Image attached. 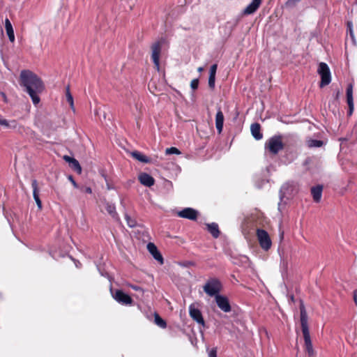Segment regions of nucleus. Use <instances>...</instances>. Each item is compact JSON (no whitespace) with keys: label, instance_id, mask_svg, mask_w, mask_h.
<instances>
[{"label":"nucleus","instance_id":"obj_1","mask_svg":"<svg viewBox=\"0 0 357 357\" xmlns=\"http://www.w3.org/2000/svg\"><path fill=\"white\" fill-rule=\"evenodd\" d=\"M20 85L29 95L35 105L40 102L38 95L43 91L45 86L36 74L29 70H22L20 75Z\"/></svg>","mask_w":357,"mask_h":357},{"label":"nucleus","instance_id":"obj_2","mask_svg":"<svg viewBox=\"0 0 357 357\" xmlns=\"http://www.w3.org/2000/svg\"><path fill=\"white\" fill-rule=\"evenodd\" d=\"M300 312H301V324L302 328V332L305 341V350L307 352L308 355L312 356L314 355V351L312 347V341L310 339V331L308 328L307 324V315L305 308V306L303 303H301L300 306Z\"/></svg>","mask_w":357,"mask_h":357},{"label":"nucleus","instance_id":"obj_3","mask_svg":"<svg viewBox=\"0 0 357 357\" xmlns=\"http://www.w3.org/2000/svg\"><path fill=\"white\" fill-rule=\"evenodd\" d=\"M204 291L209 296H214L219 295L222 289V284L220 280L217 278H211L203 287Z\"/></svg>","mask_w":357,"mask_h":357},{"label":"nucleus","instance_id":"obj_4","mask_svg":"<svg viewBox=\"0 0 357 357\" xmlns=\"http://www.w3.org/2000/svg\"><path fill=\"white\" fill-rule=\"evenodd\" d=\"M283 148L284 144L281 135L273 136L265 144V149L273 155L278 154Z\"/></svg>","mask_w":357,"mask_h":357},{"label":"nucleus","instance_id":"obj_5","mask_svg":"<svg viewBox=\"0 0 357 357\" xmlns=\"http://www.w3.org/2000/svg\"><path fill=\"white\" fill-rule=\"evenodd\" d=\"M166 43V40L161 38L158 41L153 43L151 45V59L157 70L160 69V55L162 47Z\"/></svg>","mask_w":357,"mask_h":357},{"label":"nucleus","instance_id":"obj_6","mask_svg":"<svg viewBox=\"0 0 357 357\" xmlns=\"http://www.w3.org/2000/svg\"><path fill=\"white\" fill-rule=\"evenodd\" d=\"M317 72L321 76L320 87L329 84L331 81V76L328 65L324 62L320 63Z\"/></svg>","mask_w":357,"mask_h":357},{"label":"nucleus","instance_id":"obj_7","mask_svg":"<svg viewBox=\"0 0 357 357\" xmlns=\"http://www.w3.org/2000/svg\"><path fill=\"white\" fill-rule=\"evenodd\" d=\"M112 298L119 303L123 305H131L133 303L132 298L121 289H116L114 291L110 289Z\"/></svg>","mask_w":357,"mask_h":357},{"label":"nucleus","instance_id":"obj_8","mask_svg":"<svg viewBox=\"0 0 357 357\" xmlns=\"http://www.w3.org/2000/svg\"><path fill=\"white\" fill-rule=\"evenodd\" d=\"M257 236L261 248L264 250H268L271 247L272 242L268 232L264 229H258Z\"/></svg>","mask_w":357,"mask_h":357},{"label":"nucleus","instance_id":"obj_9","mask_svg":"<svg viewBox=\"0 0 357 357\" xmlns=\"http://www.w3.org/2000/svg\"><path fill=\"white\" fill-rule=\"evenodd\" d=\"M215 300L218 307L224 312H229L231 310L229 301L226 296L219 294L215 297Z\"/></svg>","mask_w":357,"mask_h":357},{"label":"nucleus","instance_id":"obj_10","mask_svg":"<svg viewBox=\"0 0 357 357\" xmlns=\"http://www.w3.org/2000/svg\"><path fill=\"white\" fill-rule=\"evenodd\" d=\"M177 214L180 218L195 220L197 218L198 211L192 208H185L178 211Z\"/></svg>","mask_w":357,"mask_h":357},{"label":"nucleus","instance_id":"obj_11","mask_svg":"<svg viewBox=\"0 0 357 357\" xmlns=\"http://www.w3.org/2000/svg\"><path fill=\"white\" fill-rule=\"evenodd\" d=\"M189 314L191 318L202 326H204L205 322L202 317L201 311L196 308L194 305H190L189 307Z\"/></svg>","mask_w":357,"mask_h":357},{"label":"nucleus","instance_id":"obj_12","mask_svg":"<svg viewBox=\"0 0 357 357\" xmlns=\"http://www.w3.org/2000/svg\"><path fill=\"white\" fill-rule=\"evenodd\" d=\"M346 96H347V102L349 106L348 115L351 116L353 114V112L354 109V98H353V85L351 84H349L347 86Z\"/></svg>","mask_w":357,"mask_h":357},{"label":"nucleus","instance_id":"obj_13","mask_svg":"<svg viewBox=\"0 0 357 357\" xmlns=\"http://www.w3.org/2000/svg\"><path fill=\"white\" fill-rule=\"evenodd\" d=\"M261 2L262 0H252V2L245 8L243 14L248 15L255 13L259 8Z\"/></svg>","mask_w":357,"mask_h":357},{"label":"nucleus","instance_id":"obj_14","mask_svg":"<svg viewBox=\"0 0 357 357\" xmlns=\"http://www.w3.org/2000/svg\"><path fill=\"white\" fill-rule=\"evenodd\" d=\"M138 178L139 182L144 186L151 187L155 183V179L147 173H141Z\"/></svg>","mask_w":357,"mask_h":357},{"label":"nucleus","instance_id":"obj_15","mask_svg":"<svg viewBox=\"0 0 357 357\" xmlns=\"http://www.w3.org/2000/svg\"><path fill=\"white\" fill-rule=\"evenodd\" d=\"M147 249L155 260L160 261V264H163V258L154 243H149Z\"/></svg>","mask_w":357,"mask_h":357},{"label":"nucleus","instance_id":"obj_16","mask_svg":"<svg viewBox=\"0 0 357 357\" xmlns=\"http://www.w3.org/2000/svg\"><path fill=\"white\" fill-rule=\"evenodd\" d=\"M31 186L33 188V199L38 207V208L40 210L42 208V202L39 197V190L38 187V182L36 179L32 180L31 181Z\"/></svg>","mask_w":357,"mask_h":357},{"label":"nucleus","instance_id":"obj_17","mask_svg":"<svg viewBox=\"0 0 357 357\" xmlns=\"http://www.w3.org/2000/svg\"><path fill=\"white\" fill-rule=\"evenodd\" d=\"M224 115L220 108L218 109L215 116V127L218 133H221L223 128Z\"/></svg>","mask_w":357,"mask_h":357},{"label":"nucleus","instance_id":"obj_18","mask_svg":"<svg viewBox=\"0 0 357 357\" xmlns=\"http://www.w3.org/2000/svg\"><path fill=\"white\" fill-rule=\"evenodd\" d=\"M251 133L253 136V137L259 140L262 139L263 135L261 132V126L259 123H252L250 126Z\"/></svg>","mask_w":357,"mask_h":357},{"label":"nucleus","instance_id":"obj_19","mask_svg":"<svg viewBox=\"0 0 357 357\" xmlns=\"http://www.w3.org/2000/svg\"><path fill=\"white\" fill-rule=\"evenodd\" d=\"M0 126L6 128L17 129L18 123L16 120L13 119L11 121H8L7 119L2 118L0 115Z\"/></svg>","mask_w":357,"mask_h":357},{"label":"nucleus","instance_id":"obj_20","mask_svg":"<svg viewBox=\"0 0 357 357\" xmlns=\"http://www.w3.org/2000/svg\"><path fill=\"white\" fill-rule=\"evenodd\" d=\"M130 155L135 160H137L141 162L146 163V164L151 162V159L149 158H148L147 156H146L145 155L140 153L139 151H132L130 153Z\"/></svg>","mask_w":357,"mask_h":357},{"label":"nucleus","instance_id":"obj_21","mask_svg":"<svg viewBox=\"0 0 357 357\" xmlns=\"http://www.w3.org/2000/svg\"><path fill=\"white\" fill-rule=\"evenodd\" d=\"M5 29L10 41L13 43L15 41L14 31L11 22L8 18L5 20Z\"/></svg>","mask_w":357,"mask_h":357},{"label":"nucleus","instance_id":"obj_22","mask_svg":"<svg viewBox=\"0 0 357 357\" xmlns=\"http://www.w3.org/2000/svg\"><path fill=\"white\" fill-rule=\"evenodd\" d=\"M323 188L321 185H317L311 188V193L314 202H319L321 200Z\"/></svg>","mask_w":357,"mask_h":357},{"label":"nucleus","instance_id":"obj_23","mask_svg":"<svg viewBox=\"0 0 357 357\" xmlns=\"http://www.w3.org/2000/svg\"><path fill=\"white\" fill-rule=\"evenodd\" d=\"M208 231L214 238H218L220 235L218 225L216 223H211L207 225Z\"/></svg>","mask_w":357,"mask_h":357},{"label":"nucleus","instance_id":"obj_24","mask_svg":"<svg viewBox=\"0 0 357 357\" xmlns=\"http://www.w3.org/2000/svg\"><path fill=\"white\" fill-rule=\"evenodd\" d=\"M105 209L107 212L115 220H119V215L116 211L114 204L106 203Z\"/></svg>","mask_w":357,"mask_h":357},{"label":"nucleus","instance_id":"obj_25","mask_svg":"<svg viewBox=\"0 0 357 357\" xmlns=\"http://www.w3.org/2000/svg\"><path fill=\"white\" fill-rule=\"evenodd\" d=\"M347 32L349 34L354 43H356V37L354 31L353 22L348 21L347 23Z\"/></svg>","mask_w":357,"mask_h":357},{"label":"nucleus","instance_id":"obj_26","mask_svg":"<svg viewBox=\"0 0 357 357\" xmlns=\"http://www.w3.org/2000/svg\"><path fill=\"white\" fill-rule=\"evenodd\" d=\"M154 322L156 325L162 328H165L167 327L166 321L162 319L156 312L154 314Z\"/></svg>","mask_w":357,"mask_h":357},{"label":"nucleus","instance_id":"obj_27","mask_svg":"<svg viewBox=\"0 0 357 357\" xmlns=\"http://www.w3.org/2000/svg\"><path fill=\"white\" fill-rule=\"evenodd\" d=\"M307 144L310 148H318L321 147L324 144V142L321 140L310 139L307 141Z\"/></svg>","mask_w":357,"mask_h":357},{"label":"nucleus","instance_id":"obj_28","mask_svg":"<svg viewBox=\"0 0 357 357\" xmlns=\"http://www.w3.org/2000/svg\"><path fill=\"white\" fill-rule=\"evenodd\" d=\"M66 97L67 102L69 103L70 107L73 109H74V101H73V96L71 95L70 91L69 86H68L66 87Z\"/></svg>","mask_w":357,"mask_h":357},{"label":"nucleus","instance_id":"obj_29","mask_svg":"<svg viewBox=\"0 0 357 357\" xmlns=\"http://www.w3.org/2000/svg\"><path fill=\"white\" fill-rule=\"evenodd\" d=\"M69 165L75 172H77L79 174H81V172H82V167H81L79 162L76 159H74L72 161V162L69 163Z\"/></svg>","mask_w":357,"mask_h":357},{"label":"nucleus","instance_id":"obj_30","mask_svg":"<svg viewBox=\"0 0 357 357\" xmlns=\"http://www.w3.org/2000/svg\"><path fill=\"white\" fill-rule=\"evenodd\" d=\"M136 0H122L125 9L132 10L135 5Z\"/></svg>","mask_w":357,"mask_h":357},{"label":"nucleus","instance_id":"obj_31","mask_svg":"<svg viewBox=\"0 0 357 357\" xmlns=\"http://www.w3.org/2000/svg\"><path fill=\"white\" fill-rule=\"evenodd\" d=\"M165 153L167 155H171V154H180L181 152L180 151L176 148V147H170V148H167L166 150H165Z\"/></svg>","mask_w":357,"mask_h":357},{"label":"nucleus","instance_id":"obj_32","mask_svg":"<svg viewBox=\"0 0 357 357\" xmlns=\"http://www.w3.org/2000/svg\"><path fill=\"white\" fill-rule=\"evenodd\" d=\"M125 218L130 227H134L136 225L135 220L132 219L128 215L126 214Z\"/></svg>","mask_w":357,"mask_h":357},{"label":"nucleus","instance_id":"obj_33","mask_svg":"<svg viewBox=\"0 0 357 357\" xmlns=\"http://www.w3.org/2000/svg\"><path fill=\"white\" fill-rule=\"evenodd\" d=\"M215 76L214 75H209L208 77V86L211 89H214L215 87Z\"/></svg>","mask_w":357,"mask_h":357},{"label":"nucleus","instance_id":"obj_34","mask_svg":"<svg viewBox=\"0 0 357 357\" xmlns=\"http://www.w3.org/2000/svg\"><path fill=\"white\" fill-rule=\"evenodd\" d=\"M199 85V79H194L191 81L190 86L193 90H196L198 88Z\"/></svg>","mask_w":357,"mask_h":357},{"label":"nucleus","instance_id":"obj_35","mask_svg":"<svg viewBox=\"0 0 357 357\" xmlns=\"http://www.w3.org/2000/svg\"><path fill=\"white\" fill-rule=\"evenodd\" d=\"M301 0H288L286 2V6L288 7H294L296 6L297 3L301 1Z\"/></svg>","mask_w":357,"mask_h":357},{"label":"nucleus","instance_id":"obj_36","mask_svg":"<svg viewBox=\"0 0 357 357\" xmlns=\"http://www.w3.org/2000/svg\"><path fill=\"white\" fill-rule=\"evenodd\" d=\"M217 68H218V65L217 64H213L211 66V68H210L209 75H214V76H215Z\"/></svg>","mask_w":357,"mask_h":357},{"label":"nucleus","instance_id":"obj_37","mask_svg":"<svg viewBox=\"0 0 357 357\" xmlns=\"http://www.w3.org/2000/svg\"><path fill=\"white\" fill-rule=\"evenodd\" d=\"M81 190L85 193H88V194L92 193V189L90 187H83L81 188Z\"/></svg>","mask_w":357,"mask_h":357},{"label":"nucleus","instance_id":"obj_38","mask_svg":"<svg viewBox=\"0 0 357 357\" xmlns=\"http://www.w3.org/2000/svg\"><path fill=\"white\" fill-rule=\"evenodd\" d=\"M128 287H130V288H132L133 290H135V291H140L142 292L144 291L143 289L140 287H139V286H136V285H133V284H129Z\"/></svg>","mask_w":357,"mask_h":357},{"label":"nucleus","instance_id":"obj_39","mask_svg":"<svg viewBox=\"0 0 357 357\" xmlns=\"http://www.w3.org/2000/svg\"><path fill=\"white\" fill-rule=\"evenodd\" d=\"M63 160H64L66 162H68V163L72 162V161L75 159L74 158H71V157H70V156H68V155H64V156L63 157Z\"/></svg>","mask_w":357,"mask_h":357},{"label":"nucleus","instance_id":"obj_40","mask_svg":"<svg viewBox=\"0 0 357 357\" xmlns=\"http://www.w3.org/2000/svg\"><path fill=\"white\" fill-rule=\"evenodd\" d=\"M208 357H217L216 350L215 349H213L212 350L210 351L208 354Z\"/></svg>","mask_w":357,"mask_h":357},{"label":"nucleus","instance_id":"obj_41","mask_svg":"<svg viewBox=\"0 0 357 357\" xmlns=\"http://www.w3.org/2000/svg\"><path fill=\"white\" fill-rule=\"evenodd\" d=\"M354 301L355 303V305L357 306V289L354 291Z\"/></svg>","mask_w":357,"mask_h":357},{"label":"nucleus","instance_id":"obj_42","mask_svg":"<svg viewBox=\"0 0 357 357\" xmlns=\"http://www.w3.org/2000/svg\"><path fill=\"white\" fill-rule=\"evenodd\" d=\"M0 96L2 97L3 102H8V99H7V97H6V95L5 94V93L0 92Z\"/></svg>","mask_w":357,"mask_h":357},{"label":"nucleus","instance_id":"obj_43","mask_svg":"<svg viewBox=\"0 0 357 357\" xmlns=\"http://www.w3.org/2000/svg\"><path fill=\"white\" fill-rule=\"evenodd\" d=\"M69 179L72 181V183L73 184V185L77 188V185L76 183V182L73 180V177L72 176H70L69 177Z\"/></svg>","mask_w":357,"mask_h":357},{"label":"nucleus","instance_id":"obj_44","mask_svg":"<svg viewBox=\"0 0 357 357\" xmlns=\"http://www.w3.org/2000/svg\"><path fill=\"white\" fill-rule=\"evenodd\" d=\"M340 91L338 90L336 93V96H335V98L337 99L340 96Z\"/></svg>","mask_w":357,"mask_h":357},{"label":"nucleus","instance_id":"obj_45","mask_svg":"<svg viewBox=\"0 0 357 357\" xmlns=\"http://www.w3.org/2000/svg\"><path fill=\"white\" fill-rule=\"evenodd\" d=\"M197 70H198L199 72H202L204 68L202 67H199V68H198Z\"/></svg>","mask_w":357,"mask_h":357}]
</instances>
